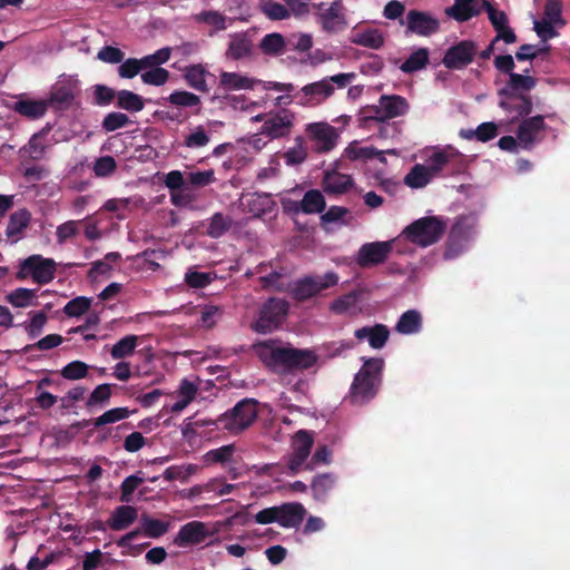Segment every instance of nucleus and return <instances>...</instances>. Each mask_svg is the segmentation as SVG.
Returning a JSON list of instances; mask_svg holds the SVG:
<instances>
[{
	"instance_id": "nucleus-48",
	"label": "nucleus",
	"mask_w": 570,
	"mask_h": 570,
	"mask_svg": "<svg viewBox=\"0 0 570 570\" xmlns=\"http://www.w3.org/2000/svg\"><path fill=\"white\" fill-rule=\"evenodd\" d=\"M169 77V71L163 68L161 65L148 67L140 73V79L145 85L156 87L165 85L168 81Z\"/></svg>"
},
{
	"instance_id": "nucleus-47",
	"label": "nucleus",
	"mask_w": 570,
	"mask_h": 570,
	"mask_svg": "<svg viewBox=\"0 0 570 570\" xmlns=\"http://www.w3.org/2000/svg\"><path fill=\"white\" fill-rule=\"evenodd\" d=\"M301 206L304 214H318L325 209L326 203L320 190L311 189L305 193Z\"/></svg>"
},
{
	"instance_id": "nucleus-41",
	"label": "nucleus",
	"mask_w": 570,
	"mask_h": 570,
	"mask_svg": "<svg viewBox=\"0 0 570 570\" xmlns=\"http://www.w3.org/2000/svg\"><path fill=\"white\" fill-rule=\"evenodd\" d=\"M259 11L272 21L286 20L289 18V10L285 3L275 0H261L258 3Z\"/></svg>"
},
{
	"instance_id": "nucleus-58",
	"label": "nucleus",
	"mask_w": 570,
	"mask_h": 570,
	"mask_svg": "<svg viewBox=\"0 0 570 570\" xmlns=\"http://www.w3.org/2000/svg\"><path fill=\"white\" fill-rule=\"evenodd\" d=\"M130 414L131 412L128 407H114L96 417L94 421V426L100 428L102 425L112 424L128 419Z\"/></svg>"
},
{
	"instance_id": "nucleus-2",
	"label": "nucleus",
	"mask_w": 570,
	"mask_h": 570,
	"mask_svg": "<svg viewBox=\"0 0 570 570\" xmlns=\"http://www.w3.org/2000/svg\"><path fill=\"white\" fill-rule=\"evenodd\" d=\"M354 72H342L311 82L296 91V105L306 108H315L331 98L335 88L343 89L354 81Z\"/></svg>"
},
{
	"instance_id": "nucleus-31",
	"label": "nucleus",
	"mask_w": 570,
	"mask_h": 570,
	"mask_svg": "<svg viewBox=\"0 0 570 570\" xmlns=\"http://www.w3.org/2000/svg\"><path fill=\"white\" fill-rule=\"evenodd\" d=\"M500 107L513 115V119L528 116L532 110V101L528 96L510 94L500 101Z\"/></svg>"
},
{
	"instance_id": "nucleus-53",
	"label": "nucleus",
	"mask_w": 570,
	"mask_h": 570,
	"mask_svg": "<svg viewBox=\"0 0 570 570\" xmlns=\"http://www.w3.org/2000/svg\"><path fill=\"white\" fill-rule=\"evenodd\" d=\"M83 220H67L56 228V239L59 245L66 244L80 233Z\"/></svg>"
},
{
	"instance_id": "nucleus-45",
	"label": "nucleus",
	"mask_w": 570,
	"mask_h": 570,
	"mask_svg": "<svg viewBox=\"0 0 570 570\" xmlns=\"http://www.w3.org/2000/svg\"><path fill=\"white\" fill-rule=\"evenodd\" d=\"M7 301L14 307L23 308L36 305L37 291L26 287L13 289L7 295Z\"/></svg>"
},
{
	"instance_id": "nucleus-15",
	"label": "nucleus",
	"mask_w": 570,
	"mask_h": 570,
	"mask_svg": "<svg viewBox=\"0 0 570 570\" xmlns=\"http://www.w3.org/2000/svg\"><path fill=\"white\" fill-rule=\"evenodd\" d=\"M372 109V118L385 121L405 115L410 109V105L405 98L397 95L382 96L377 105L373 106Z\"/></svg>"
},
{
	"instance_id": "nucleus-33",
	"label": "nucleus",
	"mask_w": 570,
	"mask_h": 570,
	"mask_svg": "<svg viewBox=\"0 0 570 570\" xmlns=\"http://www.w3.org/2000/svg\"><path fill=\"white\" fill-rule=\"evenodd\" d=\"M210 142V131L203 125L191 126L184 134L181 146L188 149H199Z\"/></svg>"
},
{
	"instance_id": "nucleus-16",
	"label": "nucleus",
	"mask_w": 570,
	"mask_h": 570,
	"mask_svg": "<svg viewBox=\"0 0 570 570\" xmlns=\"http://www.w3.org/2000/svg\"><path fill=\"white\" fill-rule=\"evenodd\" d=\"M305 132L314 148L322 153L333 149L338 138L336 129L327 122L308 124Z\"/></svg>"
},
{
	"instance_id": "nucleus-49",
	"label": "nucleus",
	"mask_w": 570,
	"mask_h": 570,
	"mask_svg": "<svg viewBox=\"0 0 570 570\" xmlns=\"http://www.w3.org/2000/svg\"><path fill=\"white\" fill-rule=\"evenodd\" d=\"M137 335H126L111 347L110 355L114 360H121L130 356L138 345Z\"/></svg>"
},
{
	"instance_id": "nucleus-19",
	"label": "nucleus",
	"mask_w": 570,
	"mask_h": 570,
	"mask_svg": "<svg viewBox=\"0 0 570 570\" xmlns=\"http://www.w3.org/2000/svg\"><path fill=\"white\" fill-rule=\"evenodd\" d=\"M475 51L473 41L463 40L446 50L442 62L449 69L459 70L472 62Z\"/></svg>"
},
{
	"instance_id": "nucleus-17",
	"label": "nucleus",
	"mask_w": 570,
	"mask_h": 570,
	"mask_svg": "<svg viewBox=\"0 0 570 570\" xmlns=\"http://www.w3.org/2000/svg\"><path fill=\"white\" fill-rule=\"evenodd\" d=\"M199 390L198 380L183 379L177 390L171 394L177 400L171 404H165L163 411L166 413L183 412L196 397Z\"/></svg>"
},
{
	"instance_id": "nucleus-11",
	"label": "nucleus",
	"mask_w": 570,
	"mask_h": 570,
	"mask_svg": "<svg viewBox=\"0 0 570 570\" xmlns=\"http://www.w3.org/2000/svg\"><path fill=\"white\" fill-rule=\"evenodd\" d=\"M313 7L317 10V20L325 31L335 32L345 28L346 19L342 0H335L331 3H314Z\"/></svg>"
},
{
	"instance_id": "nucleus-18",
	"label": "nucleus",
	"mask_w": 570,
	"mask_h": 570,
	"mask_svg": "<svg viewBox=\"0 0 570 570\" xmlns=\"http://www.w3.org/2000/svg\"><path fill=\"white\" fill-rule=\"evenodd\" d=\"M393 242L394 240L373 242L362 245L356 255V263L361 267H368L383 263L392 250Z\"/></svg>"
},
{
	"instance_id": "nucleus-35",
	"label": "nucleus",
	"mask_w": 570,
	"mask_h": 570,
	"mask_svg": "<svg viewBox=\"0 0 570 570\" xmlns=\"http://www.w3.org/2000/svg\"><path fill=\"white\" fill-rule=\"evenodd\" d=\"M209 75L207 69L203 65H190L184 69V78L187 85L202 92L208 91L206 77Z\"/></svg>"
},
{
	"instance_id": "nucleus-23",
	"label": "nucleus",
	"mask_w": 570,
	"mask_h": 570,
	"mask_svg": "<svg viewBox=\"0 0 570 570\" xmlns=\"http://www.w3.org/2000/svg\"><path fill=\"white\" fill-rule=\"evenodd\" d=\"M31 214L28 209L21 208L9 216L6 228V236L10 244H16L23 238L24 230L29 227Z\"/></svg>"
},
{
	"instance_id": "nucleus-30",
	"label": "nucleus",
	"mask_w": 570,
	"mask_h": 570,
	"mask_svg": "<svg viewBox=\"0 0 570 570\" xmlns=\"http://www.w3.org/2000/svg\"><path fill=\"white\" fill-rule=\"evenodd\" d=\"M390 331L385 325L376 324L374 326H364L355 331V337L367 340L371 347L382 348L389 340Z\"/></svg>"
},
{
	"instance_id": "nucleus-24",
	"label": "nucleus",
	"mask_w": 570,
	"mask_h": 570,
	"mask_svg": "<svg viewBox=\"0 0 570 570\" xmlns=\"http://www.w3.org/2000/svg\"><path fill=\"white\" fill-rule=\"evenodd\" d=\"M277 523L286 529H296L303 522L306 510L301 503H284L276 505Z\"/></svg>"
},
{
	"instance_id": "nucleus-14",
	"label": "nucleus",
	"mask_w": 570,
	"mask_h": 570,
	"mask_svg": "<svg viewBox=\"0 0 570 570\" xmlns=\"http://www.w3.org/2000/svg\"><path fill=\"white\" fill-rule=\"evenodd\" d=\"M459 151L448 145L444 147H432L425 150V158L423 165L439 178L443 175L444 168L459 157Z\"/></svg>"
},
{
	"instance_id": "nucleus-61",
	"label": "nucleus",
	"mask_w": 570,
	"mask_h": 570,
	"mask_svg": "<svg viewBox=\"0 0 570 570\" xmlns=\"http://www.w3.org/2000/svg\"><path fill=\"white\" fill-rule=\"evenodd\" d=\"M168 101L177 107H199L200 99L197 95L185 91V90H176L169 95L167 98Z\"/></svg>"
},
{
	"instance_id": "nucleus-50",
	"label": "nucleus",
	"mask_w": 570,
	"mask_h": 570,
	"mask_svg": "<svg viewBox=\"0 0 570 570\" xmlns=\"http://www.w3.org/2000/svg\"><path fill=\"white\" fill-rule=\"evenodd\" d=\"M117 106L121 109L131 112H138L144 109V99L130 91V90H120L116 95Z\"/></svg>"
},
{
	"instance_id": "nucleus-37",
	"label": "nucleus",
	"mask_w": 570,
	"mask_h": 570,
	"mask_svg": "<svg viewBox=\"0 0 570 570\" xmlns=\"http://www.w3.org/2000/svg\"><path fill=\"white\" fill-rule=\"evenodd\" d=\"M360 297L361 292H350L334 299L330 305V309L337 315L356 314Z\"/></svg>"
},
{
	"instance_id": "nucleus-52",
	"label": "nucleus",
	"mask_w": 570,
	"mask_h": 570,
	"mask_svg": "<svg viewBox=\"0 0 570 570\" xmlns=\"http://www.w3.org/2000/svg\"><path fill=\"white\" fill-rule=\"evenodd\" d=\"M293 296L298 301H305L317 295L313 276L308 275L297 279L292 289Z\"/></svg>"
},
{
	"instance_id": "nucleus-22",
	"label": "nucleus",
	"mask_w": 570,
	"mask_h": 570,
	"mask_svg": "<svg viewBox=\"0 0 570 570\" xmlns=\"http://www.w3.org/2000/svg\"><path fill=\"white\" fill-rule=\"evenodd\" d=\"M79 80L76 76L62 75L51 87L50 101L61 105H69L78 90Z\"/></svg>"
},
{
	"instance_id": "nucleus-5",
	"label": "nucleus",
	"mask_w": 570,
	"mask_h": 570,
	"mask_svg": "<svg viewBox=\"0 0 570 570\" xmlns=\"http://www.w3.org/2000/svg\"><path fill=\"white\" fill-rule=\"evenodd\" d=\"M253 121H263L261 134L268 140L287 137L295 124V114L289 109H278L268 114H257L252 117Z\"/></svg>"
},
{
	"instance_id": "nucleus-26",
	"label": "nucleus",
	"mask_w": 570,
	"mask_h": 570,
	"mask_svg": "<svg viewBox=\"0 0 570 570\" xmlns=\"http://www.w3.org/2000/svg\"><path fill=\"white\" fill-rule=\"evenodd\" d=\"M52 146L51 140L48 138L47 131H39L31 136L28 144L21 149V156H27L32 160H41L46 157L47 151Z\"/></svg>"
},
{
	"instance_id": "nucleus-62",
	"label": "nucleus",
	"mask_w": 570,
	"mask_h": 570,
	"mask_svg": "<svg viewBox=\"0 0 570 570\" xmlns=\"http://www.w3.org/2000/svg\"><path fill=\"white\" fill-rule=\"evenodd\" d=\"M91 306V299L85 296H78L69 301L65 307L63 313L69 317H80L86 314Z\"/></svg>"
},
{
	"instance_id": "nucleus-12",
	"label": "nucleus",
	"mask_w": 570,
	"mask_h": 570,
	"mask_svg": "<svg viewBox=\"0 0 570 570\" xmlns=\"http://www.w3.org/2000/svg\"><path fill=\"white\" fill-rule=\"evenodd\" d=\"M313 435L299 430L292 439V453L288 458L287 469L291 474H296L305 464L313 446Z\"/></svg>"
},
{
	"instance_id": "nucleus-57",
	"label": "nucleus",
	"mask_w": 570,
	"mask_h": 570,
	"mask_svg": "<svg viewBox=\"0 0 570 570\" xmlns=\"http://www.w3.org/2000/svg\"><path fill=\"white\" fill-rule=\"evenodd\" d=\"M111 397V385L108 383L100 384L94 389L87 399L86 406L89 409L101 407L106 405Z\"/></svg>"
},
{
	"instance_id": "nucleus-6",
	"label": "nucleus",
	"mask_w": 570,
	"mask_h": 570,
	"mask_svg": "<svg viewBox=\"0 0 570 570\" xmlns=\"http://www.w3.org/2000/svg\"><path fill=\"white\" fill-rule=\"evenodd\" d=\"M257 413V402L253 399H245L239 401L232 410L220 415L218 424L222 430L237 434L253 424Z\"/></svg>"
},
{
	"instance_id": "nucleus-46",
	"label": "nucleus",
	"mask_w": 570,
	"mask_h": 570,
	"mask_svg": "<svg viewBox=\"0 0 570 570\" xmlns=\"http://www.w3.org/2000/svg\"><path fill=\"white\" fill-rule=\"evenodd\" d=\"M199 470V465L193 463L184 465H173L164 471L163 476L167 481L178 480L180 482H186L191 475L197 474Z\"/></svg>"
},
{
	"instance_id": "nucleus-20",
	"label": "nucleus",
	"mask_w": 570,
	"mask_h": 570,
	"mask_svg": "<svg viewBox=\"0 0 570 570\" xmlns=\"http://www.w3.org/2000/svg\"><path fill=\"white\" fill-rule=\"evenodd\" d=\"M406 33L429 37L439 30V20L429 12L410 10L406 14Z\"/></svg>"
},
{
	"instance_id": "nucleus-39",
	"label": "nucleus",
	"mask_w": 570,
	"mask_h": 570,
	"mask_svg": "<svg viewBox=\"0 0 570 570\" xmlns=\"http://www.w3.org/2000/svg\"><path fill=\"white\" fill-rule=\"evenodd\" d=\"M352 42L377 50L384 45V35L379 29H366L355 32L352 37Z\"/></svg>"
},
{
	"instance_id": "nucleus-27",
	"label": "nucleus",
	"mask_w": 570,
	"mask_h": 570,
	"mask_svg": "<svg viewBox=\"0 0 570 570\" xmlns=\"http://www.w3.org/2000/svg\"><path fill=\"white\" fill-rule=\"evenodd\" d=\"M261 80L252 78L240 72L223 71L219 75V86L225 90H247L254 89Z\"/></svg>"
},
{
	"instance_id": "nucleus-8",
	"label": "nucleus",
	"mask_w": 570,
	"mask_h": 570,
	"mask_svg": "<svg viewBox=\"0 0 570 570\" xmlns=\"http://www.w3.org/2000/svg\"><path fill=\"white\" fill-rule=\"evenodd\" d=\"M287 312L288 303L285 299L269 298L259 308L257 317L250 327L261 334L272 333L285 321Z\"/></svg>"
},
{
	"instance_id": "nucleus-42",
	"label": "nucleus",
	"mask_w": 570,
	"mask_h": 570,
	"mask_svg": "<svg viewBox=\"0 0 570 570\" xmlns=\"http://www.w3.org/2000/svg\"><path fill=\"white\" fill-rule=\"evenodd\" d=\"M429 50L426 48L415 49L410 57L400 66L405 73H413L424 69L429 63Z\"/></svg>"
},
{
	"instance_id": "nucleus-3",
	"label": "nucleus",
	"mask_w": 570,
	"mask_h": 570,
	"mask_svg": "<svg viewBox=\"0 0 570 570\" xmlns=\"http://www.w3.org/2000/svg\"><path fill=\"white\" fill-rule=\"evenodd\" d=\"M383 365L384 361L379 357L364 360L351 386L350 397L354 404H364L376 395L382 381Z\"/></svg>"
},
{
	"instance_id": "nucleus-56",
	"label": "nucleus",
	"mask_w": 570,
	"mask_h": 570,
	"mask_svg": "<svg viewBox=\"0 0 570 570\" xmlns=\"http://www.w3.org/2000/svg\"><path fill=\"white\" fill-rule=\"evenodd\" d=\"M232 226V218L222 213L214 214L207 227V235L212 238L223 236Z\"/></svg>"
},
{
	"instance_id": "nucleus-38",
	"label": "nucleus",
	"mask_w": 570,
	"mask_h": 570,
	"mask_svg": "<svg viewBox=\"0 0 570 570\" xmlns=\"http://www.w3.org/2000/svg\"><path fill=\"white\" fill-rule=\"evenodd\" d=\"M193 19L197 23H204L212 27V30L209 32L210 36H213L217 31L225 30L227 28V21L230 20L225 14L215 10L202 11L199 13H196L193 17Z\"/></svg>"
},
{
	"instance_id": "nucleus-44",
	"label": "nucleus",
	"mask_w": 570,
	"mask_h": 570,
	"mask_svg": "<svg viewBox=\"0 0 570 570\" xmlns=\"http://www.w3.org/2000/svg\"><path fill=\"white\" fill-rule=\"evenodd\" d=\"M448 14L458 21H466L479 14L476 0H455L454 6L448 10Z\"/></svg>"
},
{
	"instance_id": "nucleus-60",
	"label": "nucleus",
	"mask_w": 570,
	"mask_h": 570,
	"mask_svg": "<svg viewBox=\"0 0 570 570\" xmlns=\"http://www.w3.org/2000/svg\"><path fill=\"white\" fill-rule=\"evenodd\" d=\"M141 527L145 534L149 538H159L167 533L169 530V523L159 519H153L144 517L141 519Z\"/></svg>"
},
{
	"instance_id": "nucleus-59",
	"label": "nucleus",
	"mask_w": 570,
	"mask_h": 570,
	"mask_svg": "<svg viewBox=\"0 0 570 570\" xmlns=\"http://www.w3.org/2000/svg\"><path fill=\"white\" fill-rule=\"evenodd\" d=\"M256 532H246L238 537V543H230L226 546V551L229 556L242 558L247 550H253L252 541L256 538Z\"/></svg>"
},
{
	"instance_id": "nucleus-63",
	"label": "nucleus",
	"mask_w": 570,
	"mask_h": 570,
	"mask_svg": "<svg viewBox=\"0 0 570 570\" xmlns=\"http://www.w3.org/2000/svg\"><path fill=\"white\" fill-rule=\"evenodd\" d=\"M284 38L281 33L266 35L261 41V49L267 55H278L284 49Z\"/></svg>"
},
{
	"instance_id": "nucleus-9",
	"label": "nucleus",
	"mask_w": 570,
	"mask_h": 570,
	"mask_svg": "<svg viewBox=\"0 0 570 570\" xmlns=\"http://www.w3.org/2000/svg\"><path fill=\"white\" fill-rule=\"evenodd\" d=\"M476 217L473 215L461 216L452 226L445 250L446 258H454L461 254L468 243L472 240L476 234Z\"/></svg>"
},
{
	"instance_id": "nucleus-40",
	"label": "nucleus",
	"mask_w": 570,
	"mask_h": 570,
	"mask_svg": "<svg viewBox=\"0 0 570 570\" xmlns=\"http://www.w3.org/2000/svg\"><path fill=\"white\" fill-rule=\"evenodd\" d=\"M236 452V446L234 444L223 445L217 449H213L207 451L203 455V461L206 465L212 464H228L233 461V456Z\"/></svg>"
},
{
	"instance_id": "nucleus-1",
	"label": "nucleus",
	"mask_w": 570,
	"mask_h": 570,
	"mask_svg": "<svg viewBox=\"0 0 570 570\" xmlns=\"http://www.w3.org/2000/svg\"><path fill=\"white\" fill-rule=\"evenodd\" d=\"M259 360L274 371L307 370L317 364L320 355L309 348H295L266 341L255 345Z\"/></svg>"
},
{
	"instance_id": "nucleus-4",
	"label": "nucleus",
	"mask_w": 570,
	"mask_h": 570,
	"mask_svg": "<svg viewBox=\"0 0 570 570\" xmlns=\"http://www.w3.org/2000/svg\"><path fill=\"white\" fill-rule=\"evenodd\" d=\"M446 228V222L440 217H423L409 225L402 233L407 240L421 247L436 243Z\"/></svg>"
},
{
	"instance_id": "nucleus-54",
	"label": "nucleus",
	"mask_w": 570,
	"mask_h": 570,
	"mask_svg": "<svg viewBox=\"0 0 570 570\" xmlns=\"http://www.w3.org/2000/svg\"><path fill=\"white\" fill-rule=\"evenodd\" d=\"M47 322L48 316L46 313L41 311L30 312L29 320L23 324L24 331L27 332L29 337L36 338L42 333Z\"/></svg>"
},
{
	"instance_id": "nucleus-25",
	"label": "nucleus",
	"mask_w": 570,
	"mask_h": 570,
	"mask_svg": "<svg viewBox=\"0 0 570 570\" xmlns=\"http://www.w3.org/2000/svg\"><path fill=\"white\" fill-rule=\"evenodd\" d=\"M239 207L243 212L259 217L272 209L273 200L265 194L248 193L239 198Z\"/></svg>"
},
{
	"instance_id": "nucleus-34",
	"label": "nucleus",
	"mask_w": 570,
	"mask_h": 570,
	"mask_svg": "<svg viewBox=\"0 0 570 570\" xmlns=\"http://www.w3.org/2000/svg\"><path fill=\"white\" fill-rule=\"evenodd\" d=\"M436 177L423 165L415 164L404 177V184L412 189H421Z\"/></svg>"
},
{
	"instance_id": "nucleus-21",
	"label": "nucleus",
	"mask_w": 570,
	"mask_h": 570,
	"mask_svg": "<svg viewBox=\"0 0 570 570\" xmlns=\"http://www.w3.org/2000/svg\"><path fill=\"white\" fill-rule=\"evenodd\" d=\"M212 534L213 532L209 530L206 523L200 521H191L184 524L179 529L174 542L178 547L199 544L203 543L206 538Z\"/></svg>"
},
{
	"instance_id": "nucleus-10",
	"label": "nucleus",
	"mask_w": 570,
	"mask_h": 570,
	"mask_svg": "<svg viewBox=\"0 0 570 570\" xmlns=\"http://www.w3.org/2000/svg\"><path fill=\"white\" fill-rule=\"evenodd\" d=\"M170 56L171 48L164 47L154 53L147 55L140 59L128 58L120 62V66L118 67V75L121 78L131 79L138 73H141L148 67L166 63L170 59Z\"/></svg>"
},
{
	"instance_id": "nucleus-43",
	"label": "nucleus",
	"mask_w": 570,
	"mask_h": 570,
	"mask_svg": "<svg viewBox=\"0 0 570 570\" xmlns=\"http://www.w3.org/2000/svg\"><path fill=\"white\" fill-rule=\"evenodd\" d=\"M48 105L43 100H20L14 105V110L28 118L37 119L47 111Z\"/></svg>"
},
{
	"instance_id": "nucleus-55",
	"label": "nucleus",
	"mask_w": 570,
	"mask_h": 570,
	"mask_svg": "<svg viewBox=\"0 0 570 570\" xmlns=\"http://www.w3.org/2000/svg\"><path fill=\"white\" fill-rule=\"evenodd\" d=\"M535 86L534 78L515 72H510L507 89L502 94H513L519 90L529 91Z\"/></svg>"
},
{
	"instance_id": "nucleus-13",
	"label": "nucleus",
	"mask_w": 570,
	"mask_h": 570,
	"mask_svg": "<svg viewBox=\"0 0 570 570\" xmlns=\"http://www.w3.org/2000/svg\"><path fill=\"white\" fill-rule=\"evenodd\" d=\"M547 125L542 116H534L522 120L517 129L520 147L530 149L544 137Z\"/></svg>"
},
{
	"instance_id": "nucleus-28",
	"label": "nucleus",
	"mask_w": 570,
	"mask_h": 570,
	"mask_svg": "<svg viewBox=\"0 0 570 570\" xmlns=\"http://www.w3.org/2000/svg\"><path fill=\"white\" fill-rule=\"evenodd\" d=\"M253 43L247 33L239 32L229 35V43L226 50V58L230 60H240L249 57Z\"/></svg>"
},
{
	"instance_id": "nucleus-36",
	"label": "nucleus",
	"mask_w": 570,
	"mask_h": 570,
	"mask_svg": "<svg viewBox=\"0 0 570 570\" xmlns=\"http://www.w3.org/2000/svg\"><path fill=\"white\" fill-rule=\"evenodd\" d=\"M421 327V314L416 309H409L400 316L395 325V331L403 335H412L419 333Z\"/></svg>"
},
{
	"instance_id": "nucleus-51",
	"label": "nucleus",
	"mask_w": 570,
	"mask_h": 570,
	"mask_svg": "<svg viewBox=\"0 0 570 570\" xmlns=\"http://www.w3.org/2000/svg\"><path fill=\"white\" fill-rule=\"evenodd\" d=\"M345 155L351 160H367L382 156V151L372 146H363L358 141H353L345 149Z\"/></svg>"
},
{
	"instance_id": "nucleus-29",
	"label": "nucleus",
	"mask_w": 570,
	"mask_h": 570,
	"mask_svg": "<svg viewBox=\"0 0 570 570\" xmlns=\"http://www.w3.org/2000/svg\"><path fill=\"white\" fill-rule=\"evenodd\" d=\"M136 508L125 504L117 507L107 521L108 527L114 531H122L129 528L137 519Z\"/></svg>"
},
{
	"instance_id": "nucleus-64",
	"label": "nucleus",
	"mask_w": 570,
	"mask_h": 570,
	"mask_svg": "<svg viewBox=\"0 0 570 570\" xmlns=\"http://www.w3.org/2000/svg\"><path fill=\"white\" fill-rule=\"evenodd\" d=\"M89 366L81 361H73L68 363L61 370V375L66 380H80L87 376Z\"/></svg>"
},
{
	"instance_id": "nucleus-32",
	"label": "nucleus",
	"mask_w": 570,
	"mask_h": 570,
	"mask_svg": "<svg viewBox=\"0 0 570 570\" xmlns=\"http://www.w3.org/2000/svg\"><path fill=\"white\" fill-rule=\"evenodd\" d=\"M353 186L350 175L337 171L326 173L323 178V188L326 194L340 195L346 193Z\"/></svg>"
},
{
	"instance_id": "nucleus-7",
	"label": "nucleus",
	"mask_w": 570,
	"mask_h": 570,
	"mask_svg": "<svg viewBox=\"0 0 570 570\" xmlns=\"http://www.w3.org/2000/svg\"><path fill=\"white\" fill-rule=\"evenodd\" d=\"M56 272L57 263L52 258L35 254L19 262L17 278L30 277L36 284L46 285L55 278Z\"/></svg>"
}]
</instances>
